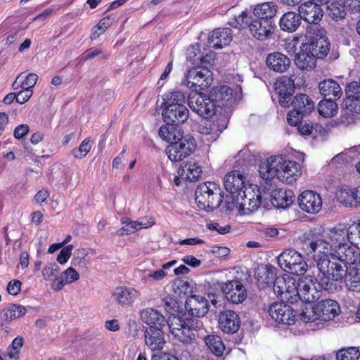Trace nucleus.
I'll list each match as a JSON object with an SVG mask.
<instances>
[{"label": "nucleus", "instance_id": "1", "mask_svg": "<svg viewBox=\"0 0 360 360\" xmlns=\"http://www.w3.org/2000/svg\"><path fill=\"white\" fill-rule=\"evenodd\" d=\"M261 177L269 180L277 177L278 180L287 184H292L301 176L300 165L282 156H271L259 165Z\"/></svg>", "mask_w": 360, "mask_h": 360}, {"label": "nucleus", "instance_id": "2", "mask_svg": "<svg viewBox=\"0 0 360 360\" xmlns=\"http://www.w3.org/2000/svg\"><path fill=\"white\" fill-rule=\"evenodd\" d=\"M347 266L335 257H325L316 262L314 278L321 289L333 292L337 290L338 283L343 278Z\"/></svg>", "mask_w": 360, "mask_h": 360}, {"label": "nucleus", "instance_id": "3", "mask_svg": "<svg viewBox=\"0 0 360 360\" xmlns=\"http://www.w3.org/2000/svg\"><path fill=\"white\" fill-rule=\"evenodd\" d=\"M262 195L255 184H248L236 195L227 197L226 207L229 211L236 210L240 215H248L256 211L261 205Z\"/></svg>", "mask_w": 360, "mask_h": 360}, {"label": "nucleus", "instance_id": "4", "mask_svg": "<svg viewBox=\"0 0 360 360\" xmlns=\"http://www.w3.org/2000/svg\"><path fill=\"white\" fill-rule=\"evenodd\" d=\"M168 326L176 340L190 343L195 338L194 331L202 328L203 323L196 318L172 314L169 316Z\"/></svg>", "mask_w": 360, "mask_h": 360}, {"label": "nucleus", "instance_id": "5", "mask_svg": "<svg viewBox=\"0 0 360 360\" xmlns=\"http://www.w3.org/2000/svg\"><path fill=\"white\" fill-rule=\"evenodd\" d=\"M195 202L206 211L217 208L222 202L220 189L212 182L200 184L195 191Z\"/></svg>", "mask_w": 360, "mask_h": 360}, {"label": "nucleus", "instance_id": "6", "mask_svg": "<svg viewBox=\"0 0 360 360\" xmlns=\"http://www.w3.org/2000/svg\"><path fill=\"white\" fill-rule=\"evenodd\" d=\"M277 262L285 271L297 276L304 275L308 269L302 255L294 249L283 250L277 257Z\"/></svg>", "mask_w": 360, "mask_h": 360}, {"label": "nucleus", "instance_id": "7", "mask_svg": "<svg viewBox=\"0 0 360 360\" xmlns=\"http://www.w3.org/2000/svg\"><path fill=\"white\" fill-rule=\"evenodd\" d=\"M307 42L304 44L306 48L318 58H324L328 53L330 44L325 32L317 27L308 29L306 33Z\"/></svg>", "mask_w": 360, "mask_h": 360}, {"label": "nucleus", "instance_id": "8", "mask_svg": "<svg viewBox=\"0 0 360 360\" xmlns=\"http://www.w3.org/2000/svg\"><path fill=\"white\" fill-rule=\"evenodd\" d=\"M274 290L284 301L293 303L298 300V281L292 276L285 274L275 278Z\"/></svg>", "mask_w": 360, "mask_h": 360}, {"label": "nucleus", "instance_id": "9", "mask_svg": "<svg viewBox=\"0 0 360 360\" xmlns=\"http://www.w3.org/2000/svg\"><path fill=\"white\" fill-rule=\"evenodd\" d=\"M196 148L195 141L190 135L181 136V139L170 143L165 151L173 162H179L189 156Z\"/></svg>", "mask_w": 360, "mask_h": 360}, {"label": "nucleus", "instance_id": "10", "mask_svg": "<svg viewBox=\"0 0 360 360\" xmlns=\"http://www.w3.org/2000/svg\"><path fill=\"white\" fill-rule=\"evenodd\" d=\"M332 248L333 245L318 238L306 240L302 244L303 250L307 255L313 257L316 263L323 258L328 259L329 257H333V253L331 252Z\"/></svg>", "mask_w": 360, "mask_h": 360}, {"label": "nucleus", "instance_id": "11", "mask_svg": "<svg viewBox=\"0 0 360 360\" xmlns=\"http://www.w3.org/2000/svg\"><path fill=\"white\" fill-rule=\"evenodd\" d=\"M188 105L193 111L206 118L215 113L216 104L212 102L210 95L207 96L196 92L192 93L188 96Z\"/></svg>", "mask_w": 360, "mask_h": 360}, {"label": "nucleus", "instance_id": "12", "mask_svg": "<svg viewBox=\"0 0 360 360\" xmlns=\"http://www.w3.org/2000/svg\"><path fill=\"white\" fill-rule=\"evenodd\" d=\"M212 82V74L207 68H194L190 70L183 84L188 88L198 86L200 90L209 87Z\"/></svg>", "mask_w": 360, "mask_h": 360}, {"label": "nucleus", "instance_id": "13", "mask_svg": "<svg viewBox=\"0 0 360 360\" xmlns=\"http://www.w3.org/2000/svg\"><path fill=\"white\" fill-rule=\"evenodd\" d=\"M274 90L278 96L279 104L285 108L290 105L291 96L295 91V80L292 76H282L274 83Z\"/></svg>", "mask_w": 360, "mask_h": 360}, {"label": "nucleus", "instance_id": "14", "mask_svg": "<svg viewBox=\"0 0 360 360\" xmlns=\"http://www.w3.org/2000/svg\"><path fill=\"white\" fill-rule=\"evenodd\" d=\"M269 316L275 321L287 325L295 323L296 314L291 306L284 302H274L268 309Z\"/></svg>", "mask_w": 360, "mask_h": 360}, {"label": "nucleus", "instance_id": "15", "mask_svg": "<svg viewBox=\"0 0 360 360\" xmlns=\"http://www.w3.org/2000/svg\"><path fill=\"white\" fill-rule=\"evenodd\" d=\"M221 288L226 299L233 304L242 303L247 297L246 289L238 279L226 281Z\"/></svg>", "mask_w": 360, "mask_h": 360}, {"label": "nucleus", "instance_id": "16", "mask_svg": "<svg viewBox=\"0 0 360 360\" xmlns=\"http://www.w3.org/2000/svg\"><path fill=\"white\" fill-rule=\"evenodd\" d=\"M321 292L315 285L311 276H305L298 280V300L311 303L321 297Z\"/></svg>", "mask_w": 360, "mask_h": 360}, {"label": "nucleus", "instance_id": "17", "mask_svg": "<svg viewBox=\"0 0 360 360\" xmlns=\"http://www.w3.org/2000/svg\"><path fill=\"white\" fill-rule=\"evenodd\" d=\"M300 208L309 214L319 213L322 208V199L319 193L311 190L303 191L298 197Z\"/></svg>", "mask_w": 360, "mask_h": 360}, {"label": "nucleus", "instance_id": "18", "mask_svg": "<svg viewBox=\"0 0 360 360\" xmlns=\"http://www.w3.org/2000/svg\"><path fill=\"white\" fill-rule=\"evenodd\" d=\"M185 308L188 313L197 318L205 316L209 311L208 300L198 295H192L187 297Z\"/></svg>", "mask_w": 360, "mask_h": 360}, {"label": "nucleus", "instance_id": "19", "mask_svg": "<svg viewBox=\"0 0 360 360\" xmlns=\"http://www.w3.org/2000/svg\"><path fill=\"white\" fill-rule=\"evenodd\" d=\"M249 30L254 38L264 41L270 38L273 34L274 25L272 21L252 18Z\"/></svg>", "mask_w": 360, "mask_h": 360}, {"label": "nucleus", "instance_id": "20", "mask_svg": "<svg viewBox=\"0 0 360 360\" xmlns=\"http://www.w3.org/2000/svg\"><path fill=\"white\" fill-rule=\"evenodd\" d=\"M314 306L315 313H316L319 321L321 322H326L333 319L340 311L338 303L330 299L322 300Z\"/></svg>", "mask_w": 360, "mask_h": 360}, {"label": "nucleus", "instance_id": "21", "mask_svg": "<svg viewBox=\"0 0 360 360\" xmlns=\"http://www.w3.org/2000/svg\"><path fill=\"white\" fill-rule=\"evenodd\" d=\"M210 95L212 102L216 105L221 107L229 106L234 103L236 100V94H233V90L226 85L214 87Z\"/></svg>", "mask_w": 360, "mask_h": 360}, {"label": "nucleus", "instance_id": "22", "mask_svg": "<svg viewBox=\"0 0 360 360\" xmlns=\"http://www.w3.org/2000/svg\"><path fill=\"white\" fill-rule=\"evenodd\" d=\"M224 185L225 189L231 195H236L248 184H246V177L243 173L234 170L226 174L224 179Z\"/></svg>", "mask_w": 360, "mask_h": 360}, {"label": "nucleus", "instance_id": "23", "mask_svg": "<svg viewBox=\"0 0 360 360\" xmlns=\"http://www.w3.org/2000/svg\"><path fill=\"white\" fill-rule=\"evenodd\" d=\"M299 14L306 22L316 24L322 19L323 11L316 3L308 1L300 6Z\"/></svg>", "mask_w": 360, "mask_h": 360}, {"label": "nucleus", "instance_id": "24", "mask_svg": "<svg viewBox=\"0 0 360 360\" xmlns=\"http://www.w3.org/2000/svg\"><path fill=\"white\" fill-rule=\"evenodd\" d=\"M162 117L167 124H182L188 117V110L186 105L165 107L162 112Z\"/></svg>", "mask_w": 360, "mask_h": 360}, {"label": "nucleus", "instance_id": "25", "mask_svg": "<svg viewBox=\"0 0 360 360\" xmlns=\"http://www.w3.org/2000/svg\"><path fill=\"white\" fill-rule=\"evenodd\" d=\"M219 326L223 332L235 333L240 328V321L238 315L235 311L226 310L220 313Z\"/></svg>", "mask_w": 360, "mask_h": 360}, {"label": "nucleus", "instance_id": "26", "mask_svg": "<svg viewBox=\"0 0 360 360\" xmlns=\"http://www.w3.org/2000/svg\"><path fill=\"white\" fill-rule=\"evenodd\" d=\"M232 32L229 28H218L210 33L208 42L213 48L221 49L232 41Z\"/></svg>", "mask_w": 360, "mask_h": 360}, {"label": "nucleus", "instance_id": "27", "mask_svg": "<svg viewBox=\"0 0 360 360\" xmlns=\"http://www.w3.org/2000/svg\"><path fill=\"white\" fill-rule=\"evenodd\" d=\"M145 343L152 351H160L166 344L162 328H148L145 331Z\"/></svg>", "mask_w": 360, "mask_h": 360}, {"label": "nucleus", "instance_id": "28", "mask_svg": "<svg viewBox=\"0 0 360 360\" xmlns=\"http://www.w3.org/2000/svg\"><path fill=\"white\" fill-rule=\"evenodd\" d=\"M346 107L353 112L360 113V82H351L346 89Z\"/></svg>", "mask_w": 360, "mask_h": 360}, {"label": "nucleus", "instance_id": "29", "mask_svg": "<svg viewBox=\"0 0 360 360\" xmlns=\"http://www.w3.org/2000/svg\"><path fill=\"white\" fill-rule=\"evenodd\" d=\"M290 63L289 58L280 52L269 53L266 58L267 67L276 72H285L290 68Z\"/></svg>", "mask_w": 360, "mask_h": 360}, {"label": "nucleus", "instance_id": "30", "mask_svg": "<svg viewBox=\"0 0 360 360\" xmlns=\"http://www.w3.org/2000/svg\"><path fill=\"white\" fill-rule=\"evenodd\" d=\"M316 58L303 46L300 51L295 53L294 62L300 70L311 71L316 66Z\"/></svg>", "mask_w": 360, "mask_h": 360}, {"label": "nucleus", "instance_id": "31", "mask_svg": "<svg viewBox=\"0 0 360 360\" xmlns=\"http://www.w3.org/2000/svg\"><path fill=\"white\" fill-rule=\"evenodd\" d=\"M338 201L345 207H356L360 205V193L356 188L345 187L336 193Z\"/></svg>", "mask_w": 360, "mask_h": 360}, {"label": "nucleus", "instance_id": "32", "mask_svg": "<svg viewBox=\"0 0 360 360\" xmlns=\"http://www.w3.org/2000/svg\"><path fill=\"white\" fill-rule=\"evenodd\" d=\"M229 15L230 18L228 23L238 29L249 28L253 18L247 10L238 11L236 8H232L229 10Z\"/></svg>", "mask_w": 360, "mask_h": 360}, {"label": "nucleus", "instance_id": "33", "mask_svg": "<svg viewBox=\"0 0 360 360\" xmlns=\"http://www.w3.org/2000/svg\"><path fill=\"white\" fill-rule=\"evenodd\" d=\"M25 307L21 304H10L0 313L1 326L8 323L13 321L21 319L27 313Z\"/></svg>", "mask_w": 360, "mask_h": 360}, {"label": "nucleus", "instance_id": "34", "mask_svg": "<svg viewBox=\"0 0 360 360\" xmlns=\"http://www.w3.org/2000/svg\"><path fill=\"white\" fill-rule=\"evenodd\" d=\"M141 316L143 321L149 326L148 328H163L167 323L165 316L152 308L143 310Z\"/></svg>", "mask_w": 360, "mask_h": 360}, {"label": "nucleus", "instance_id": "35", "mask_svg": "<svg viewBox=\"0 0 360 360\" xmlns=\"http://www.w3.org/2000/svg\"><path fill=\"white\" fill-rule=\"evenodd\" d=\"M277 13V6L275 3L267 1L256 4L253 8V18L272 21Z\"/></svg>", "mask_w": 360, "mask_h": 360}, {"label": "nucleus", "instance_id": "36", "mask_svg": "<svg viewBox=\"0 0 360 360\" xmlns=\"http://www.w3.org/2000/svg\"><path fill=\"white\" fill-rule=\"evenodd\" d=\"M79 278V273L72 267L68 268L59 277H56L51 283L53 290H61L67 284H70Z\"/></svg>", "mask_w": 360, "mask_h": 360}, {"label": "nucleus", "instance_id": "37", "mask_svg": "<svg viewBox=\"0 0 360 360\" xmlns=\"http://www.w3.org/2000/svg\"><path fill=\"white\" fill-rule=\"evenodd\" d=\"M334 252L333 257L338 259V261L343 264L346 266H347V264H349V266L357 265L356 261L357 259L358 253L354 248L349 246L348 244L335 249Z\"/></svg>", "mask_w": 360, "mask_h": 360}, {"label": "nucleus", "instance_id": "38", "mask_svg": "<svg viewBox=\"0 0 360 360\" xmlns=\"http://www.w3.org/2000/svg\"><path fill=\"white\" fill-rule=\"evenodd\" d=\"M344 277L345 285L349 290L360 292V268L357 265L347 266Z\"/></svg>", "mask_w": 360, "mask_h": 360}, {"label": "nucleus", "instance_id": "39", "mask_svg": "<svg viewBox=\"0 0 360 360\" xmlns=\"http://www.w3.org/2000/svg\"><path fill=\"white\" fill-rule=\"evenodd\" d=\"M295 195L292 191L278 189L271 192V203L277 207H286L294 200Z\"/></svg>", "mask_w": 360, "mask_h": 360}, {"label": "nucleus", "instance_id": "40", "mask_svg": "<svg viewBox=\"0 0 360 360\" xmlns=\"http://www.w3.org/2000/svg\"><path fill=\"white\" fill-rule=\"evenodd\" d=\"M178 174L179 176L188 181L198 180L202 174L201 167L194 162H188L179 167Z\"/></svg>", "mask_w": 360, "mask_h": 360}, {"label": "nucleus", "instance_id": "41", "mask_svg": "<svg viewBox=\"0 0 360 360\" xmlns=\"http://www.w3.org/2000/svg\"><path fill=\"white\" fill-rule=\"evenodd\" d=\"M301 24V18L299 13L295 12H287L280 19L279 25L282 30L293 32Z\"/></svg>", "mask_w": 360, "mask_h": 360}, {"label": "nucleus", "instance_id": "42", "mask_svg": "<svg viewBox=\"0 0 360 360\" xmlns=\"http://www.w3.org/2000/svg\"><path fill=\"white\" fill-rule=\"evenodd\" d=\"M320 94L324 96H333L338 99L342 96V90L339 84L333 79H328L321 81L319 84Z\"/></svg>", "mask_w": 360, "mask_h": 360}, {"label": "nucleus", "instance_id": "43", "mask_svg": "<svg viewBox=\"0 0 360 360\" xmlns=\"http://www.w3.org/2000/svg\"><path fill=\"white\" fill-rule=\"evenodd\" d=\"M290 105L293 108L302 112V114H308L314 109V103L309 97L303 94L296 95L294 98L290 101Z\"/></svg>", "mask_w": 360, "mask_h": 360}, {"label": "nucleus", "instance_id": "44", "mask_svg": "<svg viewBox=\"0 0 360 360\" xmlns=\"http://www.w3.org/2000/svg\"><path fill=\"white\" fill-rule=\"evenodd\" d=\"M117 302L122 305H129L136 300L139 294L134 288L119 287L115 292Z\"/></svg>", "mask_w": 360, "mask_h": 360}, {"label": "nucleus", "instance_id": "45", "mask_svg": "<svg viewBox=\"0 0 360 360\" xmlns=\"http://www.w3.org/2000/svg\"><path fill=\"white\" fill-rule=\"evenodd\" d=\"M175 124L169 123L162 126L158 130L159 136L167 142L174 143L183 136L179 129L176 128Z\"/></svg>", "mask_w": 360, "mask_h": 360}, {"label": "nucleus", "instance_id": "46", "mask_svg": "<svg viewBox=\"0 0 360 360\" xmlns=\"http://www.w3.org/2000/svg\"><path fill=\"white\" fill-rule=\"evenodd\" d=\"M327 4V14L330 18L335 21H339L345 18L346 11L341 0H330Z\"/></svg>", "mask_w": 360, "mask_h": 360}, {"label": "nucleus", "instance_id": "47", "mask_svg": "<svg viewBox=\"0 0 360 360\" xmlns=\"http://www.w3.org/2000/svg\"><path fill=\"white\" fill-rule=\"evenodd\" d=\"M330 238L332 243L330 245H333V248L335 251V249L340 248V247H342L343 245H347V242H349L348 229H333L330 231Z\"/></svg>", "mask_w": 360, "mask_h": 360}, {"label": "nucleus", "instance_id": "48", "mask_svg": "<svg viewBox=\"0 0 360 360\" xmlns=\"http://www.w3.org/2000/svg\"><path fill=\"white\" fill-rule=\"evenodd\" d=\"M204 342L210 350L217 356L223 355L225 346L220 336L208 335L205 337Z\"/></svg>", "mask_w": 360, "mask_h": 360}, {"label": "nucleus", "instance_id": "49", "mask_svg": "<svg viewBox=\"0 0 360 360\" xmlns=\"http://www.w3.org/2000/svg\"><path fill=\"white\" fill-rule=\"evenodd\" d=\"M338 104L331 99H324L318 105L319 113L324 117H332L338 113Z\"/></svg>", "mask_w": 360, "mask_h": 360}, {"label": "nucleus", "instance_id": "50", "mask_svg": "<svg viewBox=\"0 0 360 360\" xmlns=\"http://www.w3.org/2000/svg\"><path fill=\"white\" fill-rule=\"evenodd\" d=\"M271 266H261L255 272V278L261 284H270L274 283L275 274Z\"/></svg>", "mask_w": 360, "mask_h": 360}, {"label": "nucleus", "instance_id": "51", "mask_svg": "<svg viewBox=\"0 0 360 360\" xmlns=\"http://www.w3.org/2000/svg\"><path fill=\"white\" fill-rule=\"evenodd\" d=\"M335 356L337 360H359L360 352L356 347H343L337 351Z\"/></svg>", "mask_w": 360, "mask_h": 360}, {"label": "nucleus", "instance_id": "52", "mask_svg": "<svg viewBox=\"0 0 360 360\" xmlns=\"http://www.w3.org/2000/svg\"><path fill=\"white\" fill-rule=\"evenodd\" d=\"M165 107L177 105H185L186 98L184 94L181 91L169 92L165 95L164 98Z\"/></svg>", "mask_w": 360, "mask_h": 360}, {"label": "nucleus", "instance_id": "53", "mask_svg": "<svg viewBox=\"0 0 360 360\" xmlns=\"http://www.w3.org/2000/svg\"><path fill=\"white\" fill-rule=\"evenodd\" d=\"M112 24V20L110 17L103 18L93 28L91 34V39H96L101 34L105 32Z\"/></svg>", "mask_w": 360, "mask_h": 360}, {"label": "nucleus", "instance_id": "54", "mask_svg": "<svg viewBox=\"0 0 360 360\" xmlns=\"http://www.w3.org/2000/svg\"><path fill=\"white\" fill-rule=\"evenodd\" d=\"M349 242L356 248H360V222L353 223L348 227Z\"/></svg>", "mask_w": 360, "mask_h": 360}, {"label": "nucleus", "instance_id": "55", "mask_svg": "<svg viewBox=\"0 0 360 360\" xmlns=\"http://www.w3.org/2000/svg\"><path fill=\"white\" fill-rule=\"evenodd\" d=\"M91 142L89 138L84 139L78 148H75L71 151V154L77 159L85 157L91 149Z\"/></svg>", "mask_w": 360, "mask_h": 360}, {"label": "nucleus", "instance_id": "56", "mask_svg": "<svg viewBox=\"0 0 360 360\" xmlns=\"http://www.w3.org/2000/svg\"><path fill=\"white\" fill-rule=\"evenodd\" d=\"M173 291L178 296L186 295L191 291V287L188 281L184 280H176L172 285Z\"/></svg>", "mask_w": 360, "mask_h": 360}, {"label": "nucleus", "instance_id": "57", "mask_svg": "<svg viewBox=\"0 0 360 360\" xmlns=\"http://www.w3.org/2000/svg\"><path fill=\"white\" fill-rule=\"evenodd\" d=\"M122 223L124 224V226L117 231V233L120 236L130 235L139 230L134 221L124 218L122 219Z\"/></svg>", "mask_w": 360, "mask_h": 360}, {"label": "nucleus", "instance_id": "58", "mask_svg": "<svg viewBox=\"0 0 360 360\" xmlns=\"http://www.w3.org/2000/svg\"><path fill=\"white\" fill-rule=\"evenodd\" d=\"M198 131L202 134H215L217 135L218 131L217 125L215 123H212L210 121L205 120H202L198 126Z\"/></svg>", "mask_w": 360, "mask_h": 360}, {"label": "nucleus", "instance_id": "59", "mask_svg": "<svg viewBox=\"0 0 360 360\" xmlns=\"http://www.w3.org/2000/svg\"><path fill=\"white\" fill-rule=\"evenodd\" d=\"M59 266L57 263L53 262L46 264L42 269V275L45 280H49L57 276Z\"/></svg>", "mask_w": 360, "mask_h": 360}, {"label": "nucleus", "instance_id": "60", "mask_svg": "<svg viewBox=\"0 0 360 360\" xmlns=\"http://www.w3.org/2000/svg\"><path fill=\"white\" fill-rule=\"evenodd\" d=\"M300 319L305 323H311L316 321H319L318 315L315 313V306L311 309H306L300 313Z\"/></svg>", "mask_w": 360, "mask_h": 360}, {"label": "nucleus", "instance_id": "61", "mask_svg": "<svg viewBox=\"0 0 360 360\" xmlns=\"http://www.w3.org/2000/svg\"><path fill=\"white\" fill-rule=\"evenodd\" d=\"M38 80V76L35 73H30L26 77L22 75V82L23 89L32 90V88L36 84Z\"/></svg>", "mask_w": 360, "mask_h": 360}, {"label": "nucleus", "instance_id": "62", "mask_svg": "<svg viewBox=\"0 0 360 360\" xmlns=\"http://www.w3.org/2000/svg\"><path fill=\"white\" fill-rule=\"evenodd\" d=\"M72 249V245H68L63 248L57 256L58 262L61 264H65L70 257Z\"/></svg>", "mask_w": 360, "mask_h": 360}, {"label": "nucleus", "instance_id": "63", "mask_svg": "<svg viewBox=\"0 0 360 360\" xmlns=\"http://www.w3.org/2000/svg\"><path fill=\"white\" fill-rule=\"evenodd\" d=\"M139 230L141 229H147L155 224V221L152 217L146 216L140 218L137 221H134Z\"/></svg>", "mask_w": 360, "mask_h": 360}, {"label": "nucleus", "instance_id": "64", "mask_svg": "<svg viewBox=\"0 0 360 360\" xmlns=\"http://www.w3.org/2000/svg\"><path fill=\"white\" fill-rule=\"evenodd\" d=\"M304 114H302V112L295 110L293 108L292 110L289 112L287 115V120L289 124L295 126L297 124V123L300 121L302 119V115Z\"/></svg>", "mask_w": 360, "mask_h": 360}]
</instances>
